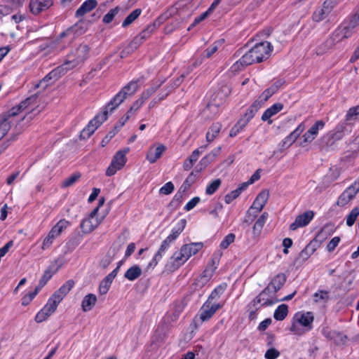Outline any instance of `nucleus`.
I'll list each match as a JSON object with an SVG mask.
<instances>
[{
  "mask_svg": "<svg viewBox=\"0 0 359 359\" xmlns=\"http://www.w3.org/2000/svg\"><path fill=\"white\" fill-rule=\"evenodd\" d=\"M305 128L304 123H301L294 130H293L283 140H282L281 142L279 143L280 149L283 151L290 147L305 130Z\"/></svg>",
  "mask_w": 359,
  "mask_h": 359,
  "instance_id": "11",
  "label": "nucleus"
},
{
  "mask_svg": "<svg viewBox=\"0 0 359 359\" xmlns=\"http://www.w3.org/2000/svg\"><path fill=\"white\" fill-rule=\"evenodd\" d=\"M127 97L119 91L104 107L103 111H107V115L115 110Z\"/></svg>",
  "mask_w": 359,
  "mask_h": 359,
  "instance_id": "20",
  "label": "nucleus"
},
{
  "mask_svg": "<svg viewBox=\"0 0 359 359\" xmlns=\"http://www.w3.org/2000/svg\"><path fill=\"white\" fill-rule=\"evenodd\" d=\"M120 10L121 8L119 6H116L114 8L111 9L104 15L102 19L103 22L106 24L110 23L114 20V17L118 13Z\"/></svg>",
  "mask_w": 359,
  "mask_h": 359,
  "instance_id": "44",
  "label": "nucleus"
},
{
  "mask_svg": "<svg viewBox=\"0 0 359 359\" xmlns=\"http://www.w3.org/2000/svg\"><path fill=\"white\" fill-rule=\"evenodd\" d=\"M107 118V111H102V114L96 115L88 124L85 127L86 130L93 134L95 130Z\"/></svg>",
  "mask_w": 359,
  "mask_h": 359,
  "instance_id": "19",
  "label": "nucleus"
},
{
  "mask_svg": "<svg viewBox=\"0 0 359 359\" xmlns=\"http://www.w3.org/2000/svg\"><path fill=\"white\" fill-rule=\"evenodd\" d=\"M212 12L209 11V9H208L205 12L201 13L199 16L195 18L193 23L191 25V26L189 27V30L193 27H195L196 25L201 22L203 20H204L206 18H208Z\"/></svg>",
  "mask_w": 359,
  "mask_h": 359,
  "instance_id": "59",
  "label": "nucleus"
},
{
  "mask_svg": "<svg viewBox=\"0 0 359 359\" xmlns=\"http://www.w3.org/2000/svg\"><path fill=\"white\" fill-rule=\"evenodd\" d=\"M222 306L220 304H209L205 302L199 310V318L202 322L210 320Z\"/></svg>",
  "mask_w": 359,
  "mask_h": 359,
  "instance_id": "6",
  "label": "nucleus"
},
{
  "mask_svg": "<svg viewBox=\"0 0 359 359\" xmlns=\"http://www.w3.org/2000/svg\"><path fill=\"white\" fill-rule=\"evenodd\" d=\"M293 319L296 323L303 326L305 331L309 332L313 329L314 316L312 312L297 313Z\"/></svg>",
  "mask_w": 359,
  "mask_h": 359,
  "instance_id": "8",
  "label": "nucleus"
},
{
  "mask_svg": "<svg viewBox=\"0 0 359 359\" xmlns=\"http://www.w3.org/2000/svg\"><path fill=\"white\" fill-rule=\"evenodd\" d=\"M88 46L86 44H81L74 52L75 58L71 61H68L69 64L67 67H69V69L74 68L80 62H83L88 57Z\"/></svg>",
  "mask_w": 359,
  "mask_h": 359,
  "instance_id": "9",
  "label": "nucleus"
},
{
  "mask_svg": "<svg viewBox=\"0 0 359 359\" xmlns=\"http://www.w3.org/2000/svg\"><path fill=\"white\" fill-rule=\"evenodd\" d=\"M142 13L140 8H136L123 21L122 27L126 28L131 25Z\"/></svg>",
  "mask_w": 359,
  "mask_h": 359,
  "instance_id": "40",
  "label": "nucleus"
},
{
  "mask_svg": "<svg viewBox=\"0 0 359 359\" xmlns=\"http://www.w3.org/2000/svg\"><path fill=\"white\" fill-rule=\"evenodd\" d=\"M239 196H240L239 191H237V189H235L225 196L224 201L226 203L229 204L234 199L238 198Z\"/></svg>",
  "mask_w": 359,
  "mask_h": 359,
  "instance_id": "64",
  "label": "nucleus"
},
{
  "mask_svg": "<svg viewBox=\"0 0 359 359\" xmlns=\"http://www.w3.org/2000/svg\"><path fill=\"white\" fill-rule=\"evenodd\" d=\"M161 86V83L158 84L156 86H151L149 88H147L146 90H144L140 98L142 99L144 102L149 99V97L153 95L157 89Z\"/></svg>",
  "mask_w": 359,
  "mask_h": 359,
  "instance_id": "57",
  "label": "nucleus"
},
{
  "mask_svg": "<svg viewBox=\"0 0 359 359\" xmlns=\"http://www.w3.org/2000/svg\"><path fill=\"white\" fill-rule=\"evenodd\" d=\"M325 228H323L316 236V237L312 240L299 253V259L302 261L307 260L311 255L320 246V242L325 238Z\"/></svg>",
  "mask_w": 359,
  "mask_h": 359,
  "instance_id": "2",
  "label": "nucleus"
},
{
  "mask_svg": "<svg viewBox=\"0 0 359 359\" xmlns=\"http://www.w3.org/2000/svg\"><path fill=\"white\" fill-rule=\"evenodd\" d=\"M313 299L316 303H326L330 299L329 292L327 290H318L313 294Z\"/></svg>",
  "mask_w": 359,
  "mask_h": 359,
  "instance_id": "41",
  "label": "nucleus"
},
{
  "mask_svg": "<svg viewBox=\"0 0 359 359\" xmlns=\"http://www.w3.org/2000/svg\"><path fill=\"white\" fill-rule=\"evenodd\" d=\"M235 238H236V236L234 233H229L228 235H226L224 239L222 241V242L220 243V248H222V249H226L228 248V247L232 243L234 242L235 241Z\"/></svg>",
  "mask_w": 359,
  "mask_h": 359,
  "instance_id": "50",
  "label": "nucleus"
},
{
  "mask_svg": "<svg viewBox=\"0 0 359 359\" xmlns=\"http://www.w3.org/2000/svg\"><path fill=\"white\" fill-rule=\"evenodd\" d=\"M128 151V149H125L123 151H117L114 156L112 161L111 163L115 164L118 168H122L126 163V155Z\"/></svg>",
  "mask_w": 359,
  "mask_h": 359,
  "instance_id": "31",
  "label": "nucleus"
},
{
  "mask_svg": "<svg viewBox=\"0 0 359 359\" xmlns=\"http://www.w3.org/2000/svg\"><path fill=\"white\" fill-rule=\"evenodd\" d=\"M93 219L88 217L82 221V222L81 223V228L82 229L83 232L90 233L98 226L100 222H98V220L96 219L95 222H93Z\"/></svg>",
  "mask_w": 359,
  "mask_h": 359,
  "instance_id": "35",
  "label": "nucleus"
},
{
  "mask_svg": "<svg viewBox=\"0 0 359 359\" xmlns=\"http://www.w3.org/2000/svg\"><path fill=\"white\" fill-rule=\"evenodd\" d=\"M352 126L346 121L339 123L335 128L327 135L329 141L327 144L332 140L330 144H332L335 141L341 140L344 135L351 133Z\"/></svg>",
  "mask_w": 359,
  "mask_h": 359,
  "instance_id": "5",
  "label": "nucleus"
},
{
  "mask_svg": "<svg viewBox=\"0 0 359 359\" xmlns=\"http://www.w3.org/2000/svg\"><path fill=\"white\" fill-rule=\"evenodd\" d=\"M328 337H330L332 339H334V340H336L337 343L341 344H344L346 339H347L346 336L344 335V334L336 332H330Z\"/></svg>",
  "mask_w": 359,
  "mask_h": 359,
  "instance_id": "62",
  "label": "nucleus"
},
{
  "mask_svg": "<svg viewBox=\"0 0 359 359\" xmlns=\"http://www.w3.org/2000/svg\"><path fill=\"white\" fill-rule=\"evenodd\" d=\"M74 285V282L72 280H69L67 282H65V284H63L59 289H58V293H61L65 297L69 293V292L72 290V288Z\"/></svg>",
  "mask_w": 359,
  "mask_h": 359,
  "instance_id": "52",
  "label": "nucleus"
},
{
  "mask_svg": "<svg viewBox=\"0 0 359 359\" xmlns=\"http://www.w3.org/2000/svg\"><path fill=\"white\" fill-rule=\"evenodd\" d=\"M280 353L279 351L271 347L266 351L264 357L266 359H276L280 356Z\"/></svg>",
  "mask_w": 359,
  "mask_h": 359,
  "instance_id": "60",
  "label": "nucleus"
},
{
  "mask_svg": "<svg viewBox=\"0 0 359 359\" xmlns=\"http://www.w3.org/2000/svg\"><path fill=\"white\" fill-rule=\"evenodd\" d=\"M187 224L185 219H181L177 222L175 226L172 229L171 233L168 236L170 240L174 242L184 231Z\"/></svg>",
  "mask_w": 359,
  "mask_h": 359,
  "instance_id": "27",
  "label": "nucleus"
},
{
  "mask_svg": "<svg viewBox=\"0 0 359 359\" xmlns=\"http://www.w3.org/2000/svg\"><path fill=\"white\" fill-rule=\"evenodd\" d=\"M343 31L338 27L332 33V36L327 40L326 43L329 46H332L334 44L341 41L344 39H346L345 36H343Z\"/></svg>",
  "mask_w": 359,
  "mask_h": 359,
  "instance_id": "37",
  "label": "nucleus"
},
{
  "mask_svg": "<svg viewBox=\"0 0 359 359\" xmlns=\"http://www.w3.org/2000/svg\"><path fill=\"white\" fill-rule=\"evenodd\" d=\"M359 191V183L356 181L350 187H348L339 197L337 205L344 206L351 200H352L356 194Z\"/></svg>",
  "mask_w": 359,
  "mask_h": 359,
  "instance_id": "7",
  "label": "nucleus"
},
{
  "mask_svg": "<svg viewBox=\"0 0 359 359\" xmlns=\"http://www.w3.org/2000/svg\"><path fill=\"white\" fill-rule=\"evenodd\" d=\"M137 42L131 41L121 52V57L123 58L127 57L129 54L132 53L137 49Z\"/></svg>",
  "mask_w": 359,
  "mask_h": 359,
  "instance_id": "49",
  "label": "nucleus"
},
{
  "mask_svg": "<svg viewBox=\"0 0 359 359\" xmlns=\"http://www.w3.org/2000/svg\"><path fill=\"white\" fill-rule=\"evenodd\" d=\"M107 118V111H102V114L96 115L88 124L85 127L86 130L93 134L95 130Z\"/></svg>",
  "mask_w": 359,
  "mask_h": 359,
  "instance_id": "18",
  "label": "nucleus"
},
{
  "mask_svg": "<svg viewBox=\"0 0 359 359\" xmlns=\"http://www.w3.org/2000/svg\"><path fill=\"white\" fill-rule=\"evenodd\" d=\"M261 107V101H255L247 109L243 118L244 119H248V122L249 123V121L255 116V114L258 111Z\"/></svg>",
  "mask_w": 359,
  "mask_h": 359,
  "instance_id": "36",
  "label": "nucleus"
},
{
  "mask_svg": "<svg viewBox=\"0 0 359 359\" xmlns=\"http://www.w3.org/2000/svg\"><path fill=\"white\" fill-rule=\"evenodd\" d=\"M269 197V192L267 190L262 191L256 197L252 205L250 208L254 212L258 214L266 205Z\"/></svg>",
  "mask_w": 359,
  "mask_h": 359,
  "instance_id": "14",
  "label": "nucleus"
},
{
  "mask_svg": "<svg viewBox=\"0 0 359 359\" xmlns=\"http://www.w3.org/2000/svg\"><path fill=\"white\" fill-rule=\"evenodd\" d=\"M263 226L257 222L255 223L252 227V243H255L257 241V238L259 236L261 231L262 230Z\"/></svg>",
  "mask_w": 359,
  "mask_h": 359,
  "instance_id": "55",
  "label": "nucleus"
},
{
  "mask_svg": "<svg viewBox=\"0 0 359 359\" xmlns=\"http://www.w3.org/2000/svg\"><path fill=\"white\" fill-rule=\"evenodd\" d=\"M226 288V284H221L217 286L210 293L205 302L209 304H217L216 302L219 299L220 296L224 292Z\"/></svg>",
  "mask_w": 359,
  "mask_h": 359,
  "instance_id": "28",
  "label": "nucleus"
},
{
  "mask_svg": "<svg viewBox=\"0 0 359 359\" xmlns=\"http://www.w3.org/2000/svg\"><path fill=\"white\" fill-rule=\"evenodd\" d=\"M221 180L219 179H216L214 181H212L210 184H209L205 189V194L207 195H212L213 194L219 187L221 185Z\"/></svg>",
  "mask_w": 359,
  "mask_h": 359,
  "instance_id": "47",
  "label": "nucleus"
},
{
  "mask_svg": "<svg viewBox=\"0 0 359 359\" xmlns=\"http://www.w3.org/2000/svg\"><path fill=\"white\" fill-rule=\"evenodd\" d=\"M273 46L268 41H263L255 44L249 51L244 54L238 62L233 65L235 69H238V63L242 66H248L254 62H261L271 55Z\"/></svg>",
  "mask_w": 359,
  "mask_h": 359,
  "instance_id": "1",
  "label": "nucleus"
},
{
  "mask_svg": "<svg viewBox=\"0 0 359 359\" xmlns=\"http://www.w3.org/2000/svg\"><path fill=\"white\" fill-rule=\"evenodd\" d=\"M140 81V79H137L135 81H131L127 85L122 88L120 90L127 98L128 97L132 96L135 93V92L138 89V83Z\"/></svg>",
  "mask_w": 359,
  "mask_h": 359,
  "instance_id": "30",
  "label": "nucleus"
},
{
  "mask_svg": "<svg viewBox=\"0 0 359 359\" xmlns=\"http://www.w3.org/2000/svg\"><path fill=\"white\" fill-rule=\"evenodd\" d=\"M57 306L58 304L52 301V299H48V302L42 309L46 313H47V314H48L50 316L52 313H53L55 311Z\"/></svg>",
  "mask_w": 359,
  "mask_h": 359,
  "instance_id": "53",
  "label": "nucleus"
},
{
  "mask_svg": "<svg viewBox=\"0 0 359 359\" xmlns=\"http://www.w3.org/2000/svg\"><path fill=\"white\" fill-rule=\"evenodd\" d=\"M187 261L184 254L180 250L173 253L168 261L165 267L170 271H175L179 269Z\"/></svg>",
  "mask_w": 359,
  "mask_h": 359,
  "instance_id": "10",
  "label": "nucleus"
},
{
  "mask_svg": "<svg viewBox=\"0 0 359 359\" xmlns=\"http://www.w3.org/2000/svg\"><path fill=\"white\" fill-rule=\"evenodd\" d=\"M53 276V273L51 272L50 269H48L45 271L43 275L41 278L39 285L36 286L40 290H41L42 287H43L47 282Z\"/></svg>",
  "mask_w": 359,
  "mask_h": 359,
  "instance_id": "48",
  "label": "nucleus"
},
{
  "mask_svg": "<svg viewBox=\"0 0 359 359\" xmlns=\"http://www.w3.org/2000/svg\"><path fill=\"white\" fill-rule=\"evenodd\" d=\"M152 27L151 25H149L144 30H143L139 35H137L136 37L133 39L132 41L137 42V48L139 47V46L142 43V41L146 39L148 36L154 31L151 30Z\"/></svg>",
  "mask_w": 359,
  "mask_h": 359,
  "instance_id": "42",
  "label": "nucleus"
},
{
  "mask_svg": "<svg viewBox=\"0 0 359 359\" xmlns=\"http://www.w3.org/2000/svg\"><path fill=\"white\" fill-rule=\"evenodd\" d=\"M69 62H65L62 65L56 67L53 69L48 74V76L50 78L51 80L56 81L59 79L62 75H64L68 70H69Z\"/></svg>",
  "mask_w": 359,
  "mask_h": 359,
  "instance_id": "29",
  "label": "nucleus"
},
{
  "mask_svg": "<svg viewBox=\"0 0 359 359\" xmlns=\"http://www.w3.org/2000/svg\"><path fill=\"white\" fill-rule=\"evenodd\" d=\"M97 302V297L93 294H88L84 297L81 306L83 311H90Z\"/></svg>",
  "mask_w": 359,
  "mask_h": 359,
  "instance_id": "34",
  "label": "nucleus"
},
{
  "mask_svg": "<svg viewBox=\"0 0 359 359\" xmlns=\"http://www.w3.org/2000/svg\"><path fill=\"white\" fill-rule=\"evenodd\" d=\"M206 147L207 146L205 145L195 149L188 158L191 160V161L195 163L197 161L200 154H201L206 149Z\"/></svg>",
  "mask_w": 359,
  "mask_h": 359,
  "instance_id": "61",
  "label": "nucleus"
},
{
  "mask_svg": "<svg viewBox=\"0 0 359 359\" xmlns=\"http://www.w3.org/2000/svg\"><path fill=\"white\" fill-rule=\"evenodd\" d=\"M97 2L96 0L85 1L76 11L75 16L76 18L83 16L87 13H89L93 10L97 6Z\"/></svg>",
  "mask_w": 359,
  "mask_h": 359,
  "instance_id": "23",
  "label": "nucleus"
},
{
  "mask_svg": "<svg viewBox=\"0 0 359 359\" xmlns=\"http://www.w3.org/2000/svg\"><path fill=\"white\" fill-rule=\"evenodd\" d=\"M165 150V147L163 144H160L154 149H151L147 154V159L151 163H154L161 156Z\"/></svg>",
  "mask_w": 359,
  "mask_h": 359,
  "instance_id": "25",
  "label": "nucleus"
},
{
  "mask_svg": "<svg viewBox=\"0 0 359 359\" xmlns=\"http://www.w3.org/2000/svg\"><path fill=\"white\" fill-rule=\"evenodd\" d=\"M217 264H215V262L212 261V265H208L202 274L195 280V285L197 287H203L207 284L213 276L215 269L217 268Z\"/></svg>",
  "mask_w": 359,
  "mask_h": 359,
  "instance_id": "13",
  "label": "nucleus"
},
{
  "mask_svg": "<svg viewBox=\"0 0 359 359\" xmlns=\"http://www.w3.org/2000/svg\"><path fill=\"white\" fill-rule=\"evenodd\" d=\"M263 226L257 222L255 223L252 227V243H255L257 241V238L259 236L261 231L262 230Z\"/></svg>",
  "mask_w": 359,
  "mask_h": 359,
  "instance_id": "54",
  "label": "nucleus"
},
{
  "mask_svg": "<svg viewBox=\"0 0 359 359\" xmlns=\"http://www.w3.org/2000/svg\"><path fill=\"white\" fill-rule=\"evenodd\" d=\"M80 176L81 175L79 173L72 175L70 177L63 181L62 187H68L73 185L79 180Z\"/></svg>",
  "mask_w": 359,
  "mask_h": 359,
  "instance_id": "58",
  "label": "nucleus"
},
{
  "mask_svg": "<svg viewBox=\"0 0 359 359\" xmlns=\"http://www.w3.org/2000/svg\"><path fill=\"white\" fill-rule=\"evenodd\" d=\"M324 126L325 122L323 121H317L309 130L303 135L304 142H311L318 135V130L323 129Z\"/></svg>",
  "mask_w": 359,
  "mask_h": 359,
  "instance_id": "17",
  "label": "nucleus"
},
{
  "mask_svg": "<svg viewBox=\"0 0 359 359\" xmlns=\"http://www.w3.org/2000/svg\"><path fill=\"white\" fill-rule=\"evenodd\" d=\"M283 107L284 105L280 102L273 104L263 113L262 120L263 121H268V123L271 124L272 120H271L270 118L280 111L283 109Z\"/></svg>",
  "mask_w": 359,
  "mask_h": 359,
  "instance_id": "21",
  "label": "nucleus"
},
{
  "mask_svg": "<svg viewBox=\"0 0 359 359\" xmlns=\"http://www.w3.org/2000/svg\"><path fill=\"white\" fill-rule=\"evenodd\" d=\"M113 280L109 276H107L101 282L99 286V291L101 294H105L108 292Z\"/></svg>",
  "mask_w": 359,
  "mask_h": 359,
  "instance_id": "43",
  "label": "nucleus"
},
{
  "mask_svg": "<svg viewBox=\"0 0 359 359\" xmlns=\"http://www.w3.org/2000/svg\"><path fill=\"white\" fill-rule=\"evenodd\" d=\"M271 292L270 287H266L258 296L252 301L253 306H255L257 304H261L262 306H271L277 302L278 300L273 301L270 297H271Z\"/></svg>",
  "mask_w": 359,
  "mask_h": 359,
  "instance_id": "16",
  "label": "nucleus"
},
{
  "mask_svg": "<svg viewBox=\"0 0 359 359\" xmlns=\"http://www.w3.org/2000/svg\"><path fill=\"white\" fill-rule=\"evenodd\" d=\"M88 29V22L79 20L74 25L68 29V32H72L73 37L80 36L86 32Z\"/></svg>",
  "mask_w": 359,
  "mask_h": 359,
  "instance_id": "26",
  "label": "nucleus"
},
{
  "mask_svg": "<svg viewBox=\"0 0 359 359\" xmlns=\"http://www.w3.org/2000/svg\"><path fill=\"white\" fill-rule=\"evenodd\" d=\"M36 100L35 96H31L27 97L25 100L22 101L19 104L11 108L8 112V116L13 117L16 116L20 111L26 109L32 102Z\"/></svg>",
  "mask_w": 359,
  "mask_h": 359,
  "instance_id": "24",
  "label": "nucleus"
},
{
  "mask_svg": "<svg viewBox=\"0 0 359 359\" xmlns=\"http://www.w3.org/2000/svg\"><path fill=\"white\" fill-rule=\"evenodd\" d=\"M170 17V13H169L168 11L162 13L156 19L154 23L151 25V27H152L151 30H154L155 29L164 23Z\"/></svg>",
  "mask_w": 359,
  "mask_h": 359,
  "instance_id": "45",
  "label": "nucleus"
},
{
  "mask_svg": "<svg viewBox=\"0 0 359 359\" xmlns=\"http://www.w3.org/2000/svg\"><path fill=\"white\" fill-rule=\"evenodd\" d=\"M288 313V306L286 304L279 305L274 311L273 318L276 320H283Z\"/></svg>",
  "mask_w": 359,
  "mask_h": 359,
  "instance_id": "39",
  "label": "nucleus"
},
{
  "mask_svg": "<svg viewBox=\"0 0 359 359\" xmlns=\"http://www.w3.org/2000/svg\"><path fill=\"white\" fill-rule=\"evenodd\" d=\"M142 275V269L138 265H133L125 273L124 278L128 280L133 281Z\"/></svg>",
  "mask_w": 359,
  "mask_h": 359,
  "instance_id": "33",
  "label": "nucleus"
},
{
  "mask_svg": "<svg viewBox=\"0 0 359 359\" xmlns=\"http://www.w3.org/2000/svg\"><path fill=\"white\" fill-rule=\"evenodd\" d=\"M222 129V125L219 123H213L206 133V140L208 142H212L218 135Z\"/></svg>",
  "mask_w": 359,
  "mask_h": 359,
  "instance_id": "38",
  "label": "nucleus"
},
{
  "mask_svg": "<svg viewBox=\"0 0 359 359\" xmlns=\"http://www.w3.org/2000/svg\"><path fill=\"white\" fill-rule=\"evenodd\" d=\"M174 184L172 182L165 183L161 189L160 193L165 195L171 194L174 190Z\"/></svg>",
  "mask_w": 359,
  "mask_h": 359,
  "instance_id": "63",
  "label": "nucleus"
},
{
  "mask_svg": "<svg viewBox=\"0 0 359 359\" xmlns=\"http://www.w3.org/2000/svg\"><path fill=\"white\" fill-rule=\"evenodd\" d=\"M313 216L314 212L312 210L304 212L296 217L294 222L290 224V229L292 231H294L299 227H303L308 225L313 218Z\"/></svg>",
  "mask_w": 359,
  "mask_h": 359,
  "instance_id": "12",
  "label": "nucleus"
},
{
  "mask_svg": "<svg viewBox=\"0 0 359 359\" xmlns=\"http://www.w3.org/2000/svg\"><path fill=\"white\" fill-rule=\"evenodd\" d=\"M341 31H343L344 36L346 39L349 38L353 33V29L355 27H352V25L349 24L347 21L344 22L341 25L339 26Z\"/></svg>",
  "mask_w": 359,
  "mask_h": 359,
  "instance_id": "51",
  "label": "nucleus"
},
{
  "mask_svg": "<svg viewBox=\"0 0 359 359\" xmlns=\"http://www.w3.org/2000/svg\"><path fill=\"white\" fill-rule=\"evenodd\" d=\"M10 118L11 117L8 116L7 113L0 116V140L4 137L11 127Z\"/></svg>",
  "mask_w": 359,
  "mask_h": 359,
  "instance_id": "32",
  "label": "nucleus"
},
{
  "mask_svg": "<svg viewBox=\"0 0 359 359\" xmlns=\"http://www.w3.org/2000/svg\"><path fill=\"white\" fill-rule=\"evenodd\" d=\"M286 281V276L283 273L276 275L267 287H270L272 294H275L284 285Z\"/></svg>",
  "mask_w": 359,
  "mask_h": 359,
  "instance_id": "22",
  "label": "nucleus"
},
{
  "mask_svg": "<svg viewBox=\"0 0 359 359\" xmlns=\"http://www.w3.org/2000/svg\"><path fill=\"white\" fill-rule=\"evenodd\" d=\"M52 5V0H31L29 3V10L32 14L38 15L42 11L49 8Z\"/></svg>",
  "mask_w": 359,
  "mask_h": 359,
  "instance_id": "15",
  "label": "nucleus"
},
{
  "mask_svg": "<svg viewBox=\"0 0 359 359\" xmlns=\"http://www.w3.org/2000/svg\"><path fill=\"white\" fill-rule=\"evenodd\" d=\"M336 6L335 0H325L322 6L318 7L312 15V19L316 22L325 20Z\"/></svg>",
  "mask_w": 359,
  "mask_h": 359,
  "instance_id": "4",
  "label": "nucleus"
},
{
  "mask_svg": "<svg viewBox=\"0 0 359 359\" xmlns=\"http://www.w3.org/2000/svg\"><path fill=\"white\" fill-rule=\"evenodd\" d=\"M69 224V222L63 219H60L49 231L48 236L45 238L43 242L42 248L43 250L49 248L53 242V240L57 238L64 229H65Z\"/></svg>",
  "mask_w": 359,
  "mask_h": 359,
  "instance_id": "3",
  "label": "nucleus"
},
{
  "mask_svg": "<svg viewBox=\"0 0 359 359\" xmlns=\"http://www.w3.org/2000/svg\"><path fill=\"white\" fill-rule=\"evenodd\" d=\"M359 215V208H354L346 217V224L351 226L355 223L357 217Z\"/></svg>",
  "mask_w": 359,
  "mask_h": 359,
  "instance_id": "46",
  "label": "nucleus"
},
{
  "mask_svg": "<svg viewBox=\"0 0 359 359\" xmlns=\"http://www.w3.org/2000/svg\"><path fill=\"white\" fill-rule=\"evenodd\" d=\"M173 242L170 240V238L168 236H167L166 238L161 243V245H160V248H158L157 252L163 256V255L169 249L170 245Z\"/></svg>",
  "mask_w": 359,
  "mask_h": 359,
  "instance_id": "56",
  "label": "nucleus"
}]
</instances>
